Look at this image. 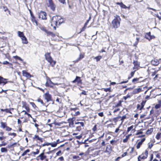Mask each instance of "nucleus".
<instances>
[{
  "instance_id": "63",
  "label": "nucleus",
  "mask_w": 161,
  "mask_h": 161,
  "mask_svg": "<svg viewBox=\"0 0 161 161\" xmlns=\"http://www.w3.org/2000/svg\"><path fill=\"white\" fill-rule=\"evenodd\" d=\"M135 71H132L131 72V73H130V75H131V77H132L134 75Z\"/></svg>"
},
{
  "instance_id": "27",
  "label": "nucleus",
  "mask_w": 161,
  "mask_h": 161,
  "mask_svg": "<svg viewBox=\"0 0 161 161\" xmlns=\"http://www.w3.org/2000/svg\"><path fill=\"white\" fill-rule=\"evenodd\" d=\"M39 28L41 30L44 31L46 33L47 32V30L44 26L40 25Z\"/></svg>"
},
{
  "instance_id": "57",
  "label": "nucleus",
  "mask_w": 161,
  "mask_h": 161,
  "mask_svg": "<svg viewBox=\"0 0 161 161\" xmlns=\"http://www.w3.org/2000/svg\"><path fill=\"white\" fill-rule=\"evenodd\" d=\"M9 135H11V136H16V133H8Z\"/></svg>"
},
{
  "instance_id": "13",
  "label": "nucleus",
  "mask_w": 161,
  "mask_h": 161,
  "mask_svg": "<svg viewBox=\"0 0 161 161\" xmlns=\"http://www.w3.org/2000/svg\"><path fill=\"white\" fill-rule=\"evenodd\" d=\"M22 74L24 76H25L27 78H30L31 77V75L29 73L24 70L23 71Z\"/></svg>"
},
{
  "instance_id": "44",
  "label": "nucleus",
  "mask_w": 161,
  "mask_h": 161,
  "mask_svg": "<svg viewBox=\"0 0 161 161\" xmlns=\"http://www.w3.org/2000/svg\"><path fill=\"white\" fill-rule=\"evenodd\" d=\"M37 101L38 102L40 103L41 104H42L43 105H45V104L43 102L42 100L40 99H38Z\"/></svg>"
},
{
  "instance_id": "40",
  "label": "nucleus",
  "mask_w": 161,
  "mask_h": 161,
  "mask_svg": "<svg viewBox=\"0 0 161 161\" xmlns=\"http://www.w3.org/2000/svg\"><path fill=\"white\" fill-rule=\"evenodd\" d=\"M102 58V56H97L95 57L94 58L96 59L97 61L100 60V59Z\"/></svg>"
},
{
  "instance_id": "2",
  "label": "nucleus",
  "mask_w": 161,
  "mask_h": 161,
  "mask_svg": "<svg viewBox=\"0 0 161 161\" xmlns=\"http://www.w3.org/2000/svg\"><path fill=\"white\" fill-rule=\"evenodd\" d=\"M114 17L112 21V25L114 28H117L119 26L120 19L119 16L117 15H116Z\"/></svg>"
},
{
  "instance_id": "50",
  "label": "nucleus",
  "mask_w": 161,
  "mask_h": 161,
  "mask_svg": "<svg viewBox=\"0 0 161 161\" xmlns=\"http://www.w3.org/2000/svg\"><path fill=\"white\" fill-rule=\"evenodd\" d=\"M130 96L129 95H127L126 96L123 97V98L125 100H126L128 98H130Z\"/></svg>"
},
{
  "instance_id": "10",
  "label": "nucleus",
  "mask_w": 161,
  "mask_h": 161,
  "mask_svg": "<svg viewBox=\"0 0 161 161\" xmlns=\"http://www.w3.org/2000/svg\"><path fill=\"white\" fill-rule=\"evenodd\" d=\"M7 79L3 78L2 77L0 76V84L3 83V86L8 82H11V81H7Z\"/></svg>"
},
{
  "instance_id": "39",
  "label": "nucleus",
  "mask_w": 161,
  "mask_h": 161,
  "mask_svg": "<svg viewBox=\"0 0 161 161\" xmlns=\"http://www.w3.org/2000/svg\"><path fill=\"white\" fill-rule=\"evenodd\" d=\"M121 117L119 116L117 117L114 118V119H113L114 121V122H116L118 121L119 119V118H121Z\"/></svg>"
},
{
  "instance_id": "12",
  "label": "nucleus",
  "mask_w": 161,
  "mask_h": 161,
  "mask_svg": "<svg viewBox=\"0 0 161 161\" xmlns=\"http://www.w3.org/2000/svg\"><path fill=\"white\" fill-rule=\"evenodd\" d=\"M145 38L150 41L152 39V36L151 35L150 32L147 33L145 35Z\"/></svg>"
},
{
  "instance_id": "42",
  "label": "nucleus",
  "mask_w": 161,
  "mask_h": 161,
  "mask_svg": "<svg viewBox=\"0 0 161 161\" xmlns=\"http://www.w3.org/2000/svg\"><path fill=\"white\" fill-rule=\"evenodd\" d=\"M14 58L16 59L22 61H23V59L22 58H21L20 57H19L16 56H14Z\"/></svg>"
},
{
  "instance_id": "61",
  "label": "nucleus",
  "mask_w": 161,
  "mask_h": 161,
  "mask_svg": "<svg viewBox=\"0 0 161 161\" xmlns=\"http://www.w3.org/2000/svg\"><path fill=\"white\" fill-rule=\"evenodd\" d=\"M153 143L149 144V145H148L150 149L152 148V147H153Z\"/></svg>"
},
{
  "instance_id": "20",
  "label": "nucleus",
  "mask_w": 161,
  "mask_h": 161,
  "mask_svg": "<svg viewBox=\"0 0 161 161\" xmlns=\"http://www.w3.org/2000/svg\"><path fill=\"white\" fill-rule=\"evenodd\" d=\"M151 63L153 65H157L159 63V61L157 60H152L151 61Z\"/></svg>"
},
{
  "instance_id": "15",
  "label": "nucleus",
  "mask_w": 161,
  "mask_h": 161,
  "mask_svg": "<svg viewBox=\"0 0 161 161\" xmlns=\"http://www.w3.org/2000/svg\"><path fill=\"white\" fill-rule=\"evenodd\" d=\"M72 82L73 83L77 82L78 83H80L81 82V80H80V78L78 76H76L75 79Z\"/></svg>"
},
{
  "instance_id": "48",
  "label": "nucleus",
  "mask_w": 161,
  "mask_h": 161,
  "mask_svg": "<svg viewBox=\"0 0 161 161\" xmlns=\"http://www.w3.org/2000/svg\"><path fill=\"white\" fill-rule=\"evenodd\" d=\"M161 106V105L159 104H157L155 106V108H156V109H158Z\"/></svg>"
},
{
  "instance_id": "38",
  "label": "nucleus",
  "mask_w": 161,
  "mask_h": 161,
  "mask_svg": "<svg viewBox=\"0 0 161 161\" xmlns=\"http://www.w3.org/2000/svg\"><path fill=\"white\" fill-rule=\"evenodd\" d=\"M0 110L2 111H5L6 113H8V112H10V109H1Z\"/></svg>"
},
{
  "instance_id": "56",
  "label": "nucleus",
  "mask_w": 161,
  "mask_h": 161,
  "mask_svg": "<svg viewBox=\"0 0 161 161\" xmlns=\"http://www.w3.org/2000/svg\"><path fill=\"white\" fill-rule=\"evenodd\" d=\"M3 64H11L9 63L7 61H4L3 63Z\"/></svg>"
},
{
  "instance_id": "25",
  "label": "nucleus",
  "mask_w": 161,
  "mask_h": 161,
  "mask_svg": "<svg viewBox=\"0 0 161 161\" xmlns=\"http://www.w3.org/2000/svg\"><path fill=\"white\" fill-rule=\"evenodd\" d=\"M8 149L6 147H2L1 149V151L2 153H7L8 152Z\"/></svg>"
},
{
  "instance_id": "21",
  "label": "nucleus",
  "mask_w": 161,
  "mask_h": 161,
  "mask_svg": "<svg viewBox=\"0 0 161 161\" xmlns=\"http://www.w3.org/2000/svg\"><path fill=\"white\" fill-rule=\"evenodd\" d=\"M83 58H84V55L81 54H80L79 57L76 60L74 61V62L75 63H77L78 61L82 59Z\"/></svg>"
},
{
  "instance_id": "49",
  "label": "nucleus",
  "mask_w": 161,
  "mask_h": 161,
  "mask_svg": "<svg viewBox=\"0 0 161 161\" xmlns=\"http://www.w3.org/2000/svg\"><path fill=\"white\" fill-rule=\"evenodd\" d=\"M75 124H80V125L82 126H84V123L83 122H78L75 123Z\"/></svg>"
},
{
  "instance_id": "8",
  "label": "nucleus",
  "mask_w": 161,
  "mask_h": 161,
  "mask_svg": "<svg viewBox=\"0 0 161 161\" xmlns=\"http://www.w3.org/2000/svg\"><path fill=\"white\" fill-rule=\"evenodd\" d=\"M77 108H72L71 109V110L73 111L72 113L71 114L73 115L74 116H77L79 115L80 114V112L78 111H77Z\"/></svg>"
},
{
  "instance_id": "52",
  "label": "nucleus",
  "mask_w": 161,
  "mask_h": 161,
  "mask_svg": "<svg viewBox=\"0 0 161 161\" xmlns=\"http://www.w3.org/2000/svg\"><path fill=\"white\" fill-rule=\"evenodd\" d=\"M6 130L7 131H10L12 130V128L9 127L8 126H7L6 127Z\"/></svg>"
},
{
  "instance_id": "55",
  "label": "nucleus",
  "mask_w": 161,
  "mask_h": 161,
  "mask_svg": "<svg viewBox=\"0 0 161 161\" xmlns=\"http://www.w3.org/2000/svg\"><path fill=\"white\" fill-rule=\"evenodd\" d=\"M30 104L33 108H35L36 107V105L34 103L31 102L30 103Z\"/></svg>"
},
{
  "instance_id": "43",
  "label": "nucleus",
  "mask_w": 161,
  "mask_h": 161,
  "mask_svg": "<svg viewBox=\"0 0 161 161\" xmlns=\"http://www.w3.org/2000/svg\"><path fill=\"white\" fill-rule=\"evenodd\" d=\"M115 108L114 109V110L113 112L114 113H115L117 111H119L120 110V109L119 108Z\"/></svg>"
},
{
  "instance_id": "23",
  "label": "nucleus",
  "mask_w": 161,
  "mask_h": 161,
  "mask_svg": "<svg viewBox=\"0 0 161 161\" xmlns=\"http://www.w3.org/2000/svg\"><path fill=\"white\" fill-rule=\"evenodd\" d=\"M131 135V134H130L126 136L125 137V138L123 140V142L124 143L126 142L128 139H129L130 136Z\"/></svg>"
},
{
  "instance_id": "31",
  "label": "nucleus",
  "mask_w": 161,
  "mask_h": 161,
  "mask_svg": "<svg viewBox=\"0 0 161 161\" xmlns=\"http://www.w3.org/2000/svg\"><path fill=\"white\" fill-rule=\"evenodd\" d=\"M7 124L6 123H4L3 122H1V127L3 128L4 129L6 128L7 126Z\"/></svg>"
},
{
  "instance_id": "29",
  "label": "nucleus",
  "mask_w": 161,
  "mask_h": 161,
  "mask_svg": "<svg viewBox=\"0 0 161 161\" xmlns=\"http://www.w3.org/2000/svg\"><path fill=\"white\" fill-rule=\"evenodd\" d=\"M146 101H142L141 104V107L140 108V110H141L144 107V105L145 104Z\"/></svg>"
},
{
  "instance_id": "33",
  "label": "nucleus",
  "mask_w": 161,
  "mask_h": 161,
  "mask_svg": "<svg viewBox=\"0 0 161 161\" xmlns=\"http://www.w3.org/2000/svg\"><path fill=\"white\" fill-rule=\"evenodd\" d=\"M22 107L23 108H24L26 110L28 111V112H29L30 111V108L29 107H27L26 104H25L23 105Z\"/></svg>"
},
{
  "instance_id": "22",
  "label": "nucleus",
  "mask_w": 161,
  "mask_h": 161,
  "mask_svg": "<svg viewBox=\"0 0 161 161\" xmlns=\"http://www.w3.org/2000/svg\"><path fill=\"white\" fill-rule=\"evenodd\" d=\"M142 77H139V78H135L133 79L132 82L134 84H135L137 82H139V79Z\"/></svg>"
},
{
  "instance_id": "16",
  "label": "nucleus",
  "mask_w": 161,
  "mask_h": 161,
  "mask_svg": "<svg viewBox=\"0 0 161 161\" xmlns=\"http://www.w3.org/2000/svg\"><path fill=\"white\" fill-rule=\"evenodd\" d=\"M116 4L117 5H119L120 6V7L123 8H127V7L122 2L119 3L117 2L116 3Z\"/></svg>"
},
{
  "instance_id": "37",
  "label": "nucleus",
  "mask_w": 161,
  "mask_h": 161,
  "mask_svg": "<svg viewBox=\"0 0 161 161\" xmlns=\"http://www.w3.org/2000/svg\"><path fill=\"white\" fill-rule=\"evenodd\" d=\"M161 135V133H158L156 136V138L158 140L159 139Z\"/></svg>"
},
{
  "instance_id": "36",
  "label": "nucleus",
  "mask_w": 161,
  "mask_h": 161,
  "mask_svg": "<svg viewBox=\"0 0 161 161\" xmlns=\"http://www.w3.org/2000/svg\"><path fill=\"white\" fill-rule=\"evenodd\" d=\"M30 150L29 149H27L26 150V151H25L21 155V156H25V155L26 153H28L30 152Z\"/></svg>"
},
{
  "instance_id": "3",
  "label": "nucleus",
  "mask_w": 161,
  "mask_h": 161,
  "mask_svg": "<svg viewBox=\"0 0 161 161\" xmlns=\"http://www.w3.org/2000/svg\"><path fill=\"white\" fill-rule=\"evenodd\" d=\"M45 56L46 59L49 62L50 64H51L52 66L55 65L56 62L53 60L52 57L50 56V53H47L45 54Z\"/></svg>"
},
{
  "instance_id": "62",
  "label": "nucleus",
  "mask_w": 161,
  "mask_h": 161,
  "mask_svg": "<svg viewBox=\"0 0 161 161\" xmlns=\"http://www.w3.org/2000/svg\"><path fill=\"white\" fill-rule=\"evenodd\" d=\"M81 94H83L84 95H86V92L85 91H83L80 94V95Z\"/></svg>"
},
{
  "instance_id": "26",
  "label": "nucleus",
  "mask_w": 161,
  "mask_h": 161,
  "mask_svg": "<svg viewBox=\"0 0 161 161\" xmlns=\"http://www.w3.org/2000/svg\"><path fill=\"white\" fill-rule=\"evenodd\" d=\"M48 36H51L52 37H54L55 36V35L53 33V32L50 31H47L46 32Z\"/></svg>"
},
{
  "instance_id": "24",
  "label": "nucleus",
  "mask_w": 161,
  "mask_h": 161,
  "mask_svg": "<svg viewBox=\"0 0 161 161\" xmlns=\"http://www.w3.org/2000/svg\"><path fill=\"white\" fill-rule=\"evenodd\" d=\"M33 139H37V140L40 141L42 142H43L42 139V138L39 137L38 135H35L34 137H33Z\"/></svg>"
},
{
  "instance_id": "1",
  "label": "nucleus",
  "mask_w": 161,
  "mask_h": 161,
  "mask_svg": "<svg viewBox=\"0 0 161 161\" xmlns=\"http://www.w3.org/2000/svg\"><path fill=\"white\" fill-rule=\"evenodd\" d=\"M61 17L59 16H54L52 17L51 21V25L53 27L54 30H56V26L59 25L63 23L62 21H61Z\"/></svg>"
},
{
  "instance_id": "60",
  "label": "nucleus",
  "mask_w": 161,
  "mask_h": 161,
  "mask_svg": "<svg viewBox=\"0 0 161 161\" xmlns=\"http://www.w3.org/2000/svg\"><path fill=\"white\" fill-rule=\"evenodd\" d=\"M6 137L5 136H0V140L1 141H2L3 139H5Z\"/></svg>"
},
{
  "instance_id": "11",
  "label": "nucleus",
  "mask_w": 161,
  "mask_h": 161,
  "mask_svg": "<svg viewBox=\"0 0 161 161\" xmlns=\"http://www.w3.org/2000/svg\"><path fill=\"white\" fill-rule=\"evenodd\" d=\"M145 138H143L140 141L138 142L136 146L137 149H139L140 148L142 144V143L145 141Z\"/></svg>"
},
{
  "instance_id": "46",
  "label": "nucleus",
  "mask_w": 161,
  "mask_h": 161,
  "mask_svg": "<svg viewBox=\"0 0 161 161\" xmlns=\"http://www.w3.org/2000/svg\"><path fill=\"white\" fill-rule=\"evenodd\" d=\"M58 1L60 3L63 4H65L66 3L65 0H58Z\"/></svg>"
},
{
  "instance_id": "28",
  "label": "nucleus",
  "mask_w": 161,
  "mask_h": 161,
  "mask_svg": "<svg viewBox=\"0 0 161 161\" xmlns=\"http://www.w3.org/2000/svg\"><path fill=\"white\" fill-rule=\"evenodd\" d=\"M31 20L32 21L33 23H35L36 24V25H37V22L35 19V17L34 16H33L31 17Z\"/></svg>"
},
{
  "instance_id": "30",
  "label": "nucleus",
  "mask_w": 161,
  "mask_h": 161,
  "mask_svg": "<svg viewBox=\"0 0 161 161\" xmlns=\"http://www.w3.org/2000/svg\"><path fill=\"white\" fill-rule=\"evenodd\" d=\"M18 36L21 37V38H23L24 36H25L24 35V33H23V32H21V31H18Z\"/></svg>"
},
{
  "instance_id": "5",
  "label": "nucleus",
  "mask_w": 161,
  "mask_h": 161,
  "mask_svg": "<svg viewBox=\"0 0 161 161\" xmlns=\"http://www.w3.org/2000/svg\"><path fill=\"white\" fill-rule=\"evenodd\" d=\"M48 2L47 3V7H50L53 11H54L56 8L55 5H54L52 0H48Z\"/></svg>"
},
{
  "instance_id": "35",
  "label": "nucleus",
  "mask_w": 161,
  "mask_h": 161,
  "mask_svg": "<svg viewBox=\"0 0 161 161\" xmlns=\"http://www.w3.org/2000/svg\"><path fill=\"white\" fill-rule=\"evenodd\" d=\"M7 144V143L6 142L4 141H2L1 143L0 144V147L2 146H5Z\"/></svg>"
},
{
  "instance_id": "47",
  "label": "nucleus",
  "mask_w": 161,
  "mask_h": 161,
  "mask_svg": "<svg viewBox=\"0 0 161 161\" xmlns=\"http://www.w3.org/2000/svg\"><path fill=\"white\" fill-rule=\"evenodd\" d=\"M73 159H78V160H80L81 158L78 156H74L73 157Z\"/></svg>"
},
{
  "instance_id": "51",
  "label": "nucleus",
  "mask_w": 161,
  "mask_h": 161,
  "mask_svg": "<svg viewBox=\"0 0 161 161\" xmlns=\"http://www.w3.org/2000/svg\"><path fill=\"white\" fill-rule=\"evenodd\" d=\"M36 152H32L35 155L37 154H38L39 152V150H38V149H36Z\"/></svg>"
},
{
  "instance_id": "18",
  "label": "nucleus",
  "mask_w": 161,
  "mask_h": 161,
  "mask_svg": "<svg viewBox=\"0 0 161 161\" xmlns=\"http://www.w3.org/2000/svg\"><path fill=\"white\" fill-rule=\"evenodd\" d=\"M111 151V147L110 145H108L107 146L106 150L105 152L110 153Z\"/></svg>"
},
{
  "instance_id": "64",
  "label": "nucleus",
  "mask_w": 161,
  "mask_h": 161,
  "mask_svg": "<svg viewBox=\"0 0 161 161\" xmlns=\"http://www.w3.org/2000/svg\"><path fill=\"white\" fill-rule=\"evenodd\" d=\"M54 124L55 125H58V126H60L61 123H57V122H55L54 123Z\"/></svg>"
},
{
  "instance_id": "45",
  "label": "nucleus",
  "mask_w": 161,
  "mask_h": 161,
  "mask_svg": "<svg viewBox=\"0 0 161 161\" xmlns=\"http://www.w3.org/2000/svg\"><path fill=\"white\" fill-rule=\"evenodd\" d=\"M57 144V142H54L53 143H51V146L52 147H55Z\"/></svg>"
},
{
  "instance_id": "4",
  "label": "nucleus",
  "mask_w": 161,
  "mask_h": 161,
  "mask_svg": "<svg viewBox=\"0 0 161 161\" xmlns=\"http://www.w3.org/2000/svg\"><path fill=\"white\" fill-rule=\"evenodd\" d=\"M148 152L146 150L144 153L138 156L137 158L138 161H141V159H144L147 157Z\"/></svg>"
},
{
  "instance_id": "34",
  "label": "nucleus",
  "mask_w": 161,
  "mask_h": 161,
  "mask_svg": "<svg viewBox=\"0 0 161 161\" xmlns=\"http://www.w3.org/2000/svg\"><path fill=\"white\" fill-rule=\"evenodd\" d=\"M153 131V128H151L148 129L147 131V134H150Z\"/></svg>"
},
{
  "instance_id": "6",
  "label": "nucleus",
  "mask_w": 161,
  "mask_h": 161,
  "mask_svg": "<svg viewBox=\"0 0 161 161\" xmlns=\"http://www.w3.org/2000/svg\"><path fill=\"white\" fill-rule=\"evenodd\" d=\"M37 14L39 18H41L42 19H47V14L45 12L41 11L40 12L38 13Z\"/></svg>"
},
{
  "instance_id": "19",
  "label": "nucleus",
  "mask_w": 161,
  "mask_h": 161,
  "mask_svg": "<svg viewBox=\"0 0 161 161\" xmlns=\"http://www.w3.org/2000/svg\"><path fill=\"white\" fill-rule=\"evenodd\" d=\"M21 39L23 43L27 44L28 43L27 39L25 36H24L23 38H21Z\"/></svg>"
},
{
  "instance_id": "53",
  "label": "nucleus",
  "mask_w": 161,
  "mask_h": 161,
  "mask_svg": "<svg viewBox=\"0 0 161 161\" xmlns=\"http://www.w3.org/2000/svg\"><path fill=\"white\" fill-rule=\"evenodd\" d=\"M82 136L81 135H80L78 136H76L75 137L76 138L78 139H80L82 138Z\"/></svg>"
},
{
  "instance_id": "41",
  "label": "nucleus",
  "mask_w": 161,
  "mask_h": 161,
  "mask_svg": "<svg viewBox=\"0 0 161 161\" xmlns=\"http://www.w3.org/2000/svg\"><path fill=\"white\" fill-rule=\"evenodd\" d=\"M133 128V126L131 125L130 127H129L127 129V133H128L131 130H132Z\"/></svg>"
},
{
  "instance_id": "9",
  "label": "nucleus",
  "mask_w": 161,
  "mask_h": 161,
  "mask_svg": "<svg viewBox=\"0 0 161 161\" xmlns=\"http://www.w3.org/2000/svg\"><path fill=\"white\" fill-rule=\"evenodd\" d=\"M47 157L46 155H44V153L43 152L40 154L37 157V159L39 160V158L42 160H43L45 159Z\"/></svg>"
},
{
  "instance_id": "17",
  "label": "nucleus",
  "mask_w": 161,
  "mask_h": 161,
  "mask_svg": "<svg viewBox=\"0 0 161 161\" xmlns=\"http://www.w3.org/2000/svg\"><path fill=\"white\" fill-rule=\"evenodd\" d=\"M123 102V101L120 100L119 101L118 103L117 104H115V105L114 106V108H119L120 107H122V103Z\"/></svg>"
},
{
  "instance_id": "59",
  "label": "nucleus",
  "mask_w": 161,
  "mask_h": 161,
  "mask_svg": "<svg viewBox=\"0 0 161 161\" xmlns=\"http://www.w3.org/2000/svg\"><path fill=\"white\" fill-rule=\"evenodd\" d=\"M56 101L58 102L59 103H61V101L59 99L57 98L56 100Z\"/></svg>"
},
{
  "instance_id": "7",
  "label": "nucleus",
  "mask_w": 161,
  "mask_h": 161,
  "mask_svg": "<svg viewBox=\"0 0 161 161\" xmlns=\"http://www.w3.org/2000/svg\"><path fill=\"white\" fill-rule=\"evenodd\" d=\"M44 97L47 102L52 100V96L48 92H47L44 94Z\"/></svg>"
},
{
  "instance_id": "32",
  "label": "nucleus",
  "mask_w": 161,
  "mask_h": 161,
  "mask_svg": "<svg viewBox=\"0 0 161 161\" xmlns=\"http://www.w3.org/2000/svg\"><path fill=\"white\" fill-rule=\"evenodd\" d=\"M121 124L120 125H121L123 123V122L124 120L126 118V116L125 115H124L122 116V117H121Z\"/></svg>"
},
{
  "instance_id": "54",
  "label": "nucleus",
  "mask_w": 161,
  "mask_h": 161,
  "mask_svg": "<svg viewBox=\"0 0 161 161\" xmlns=\"http://www.w3.org/2000/svg\"><path fill=\"white\" fill-rule=\"evenodd\" d=\"M86 26H85V25H84V27L82 28L81 30V31L80 33L81 32L84 31L86 28Z\"/></svg>"
},
{
  "instance_id": "58",
  "label": "nucleus",
  "mask_w": 161,
  "mask_h": 161,
  "mask_svg": "<svg viewBox=\"0 0 161 161\" xmlns=\"http://www.w3.org/2000/svg\"><path fill=\"white\" fill-rule=\"evenodd\" d=\"M98 115L101 117H103V112H100L98 113Z\"/></svg>"
},
{
  "instance_id": "14",
  "label": "nucleus",
  "mask_w": 161,
  "mask_h": 161,
  "mask_svg": "<svg viewBox=\"0 0 161 161\" xmlns=\"http://www.w3.org/2000/svg\"><path fill=\"white\" fill-rule=\"evenodd\" d=\"M142 91V88L139 87L138 88L135 89L133 91L132 93L133 94H137L140 92Z\"/></svg>"
}]
</instances>
